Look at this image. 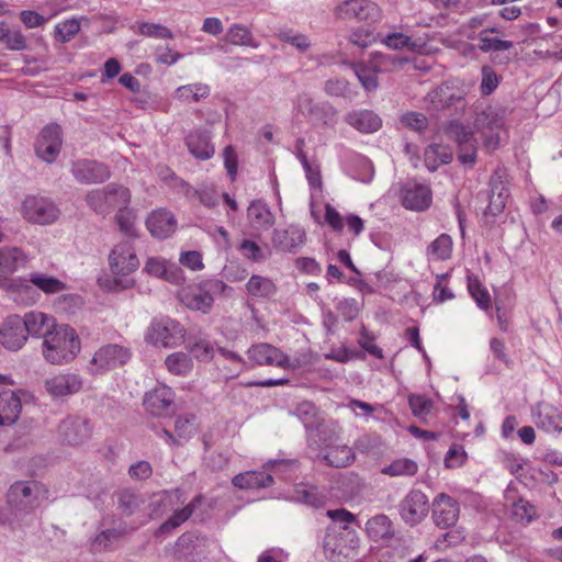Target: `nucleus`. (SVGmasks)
<instances>
[{
    "mask_svg": "<svg viewBox=\"0 0 562 562\" xmlns=\"http://www.w3.org/2000/svg\"><path fill=\"white\" fill-rule=\"evenodd\" d=\"M79 351L80 339L68 325H57L43 341V355L53 364L69 362Z\"/></svg>",
    "mask_w": 562,
    "mask_h": 562,
    "instance_id": "1",
    "label": "nucleus"
},
{
    "mask_svg": "<svg viewBox=\"0 0 562 562\" xmlns=\"http://www.w3.org/2000/svg\"><path fill=\"white\" fill-rule=\"evenodd\" d=\"M226 289L223 281L207 279L183 288L179 292V299L188 308L206 314L211 311L215 296L224 293Z\"/></svg>",
    "mask_w": 562,
    "mask_h": 562,
    "instance_id": "2",
    "label": "nucleus"
},
{
    "mask_svg": "<svg viewBox=\"0 0 562 562\" xmlns=\"http://www.w3.org/2000/svg\"><path fill=\"white\" fill-rule=\"evenodd\" d=\"M48 491L37 481L15 482L9 488L7 498L9 507L14 510V516L30 514L47 498Z\"/></svg>",
    "mask_w": 562,
    "mask_h": 562,
    "instance_id": "3",
    "label": "nucleus"
},
{
    "mask_svg": "<svg viewBox=\"0 0 562 562\" xmlns=\"http://www.w3.org/2000/svg\"><path fill=\"white\" fill-rule=\"evenodd\" d=\"M85 201L95 213L108 215L114 209H124L131 202L130 190L117 183H109L102 188L90 190Z\"/></svg>",
    "mask_w": 562,
    "mask_h": 562,
    "instance_id": "4",
    "label": "nucleus"
},
{
    "mask_svg": "<svg viewBox=\"0 0 562 562\" xmlns=\"http://www.w3.org/2000/svg\"><path fill=\"white\" fill-rule=\"evenodd\" d=\"M186 329L170 317L153 318L146 328L144 340L157 348H175L184 341Z\"/></svg>",
    "mask_w": 562,
    "mask_h": 562,
    "instance_id": "5",
    "label": "nucleus"
},
{
    "mask_svg": "<svg viewBox=\"0 0 562 562\" xmlns=\"http://www.w3.org/2000/svg\"><path fill=\"white\" fill-rule=\"evenodd\" d=\"M295 105L315 126L334 128L337 124V109L327 101H315L310 94L302 93L297 95Z\"/></svg>",
    "mask_w": 562,
    "mask_h": 562,
    "instance_id": "6",
    "label": "nucleus"
},
{
    "mask_svg": "<svg viewBox=\"0 0 562 562\" xmlns=\"http://www.w3.org/2000/svg\"><path fill=\"white\" fill-rule=\"evenodd\" d=\"M446 135L458 145V160L472 167L476 161L477 142L471 127L451 121L445 128Z\"/></svg>",
    "mask_w": 562,
    "mask_h": 562,
    "instance_id": "7",
    "label": "nucleus"
},
{
    "mask_svg": "<svg viewBox=\"0 0 562 562\" xmlns=\"http://www.w3.org/2000/svg\"><path fill=\"white\" fill-rule=\"evenodd\" d=\"M131 350L117 344L99 348L88 364L91 374H100L124 366L131 359Z\"/></svg>",
    "mask_w": 562,
    "mask_h": 562,
    "instance_id": "8",
    "label": "nucleus"
},
{
    "mask_svg": "<svg viewBox=\"0 0 562 562\" xmlns=\"http://www.w3.org/2000/svg\"><path fill=\"white\" fill-rule=\"evenodd\" d=\"M429 512L434 525L439 529L446 530L457 526L461 508L458 499L441 492L432 498Z\"/></svg>",
    "mask_w": 562,
    "mask_h": 562,
    "instance_id": "9",
    "label": "nucleus"
},
{
    "mask_svg": "<svg viewBox=\"0 0 562 562\" xmlns=\"http://www.w3.org/2000/svg\"><path fill=\"white\" fill-rule=\"evenodd\" d=\"M429 510L428 496L420 490H411L398 504L401 518L411 527L419 525L428 516Z\"/></svg>",
    "mask_w": 562,
    "mask_h": 562,
    "instance_id": "10",
    "label": "nucleus"
},
{
    "mask_svg": "<svg viewBox=\"0 0 562 562\" xmlns=\"http://www.w3.org/2000/svg\"><path fill=\"white\" fill-rule=\"evenodd\" d=\"M70 173L81 184L103 183L111 178V170L108 165L85 158L71 161Z\"/></svg>",
    "mask_w": 562,
    "mask_h": 562,
    "instance_id": "11",
    "label": "nucleus"
},
{
    "mask_svg": "<svg viewBox=\"0 0 562 562\" xmlns=\"http://www.w3.org/2000/svg\"><path fill=\"white\" fill-rule=\"evenodd\" d=\"M490 187V201L483 212V220L486 224H493L495 218L503 213L509 196V190L502 171L497 170L492 175Z\"/></svg>",
    "mask_w": 562,
    "mask_h": 562,
    "instance_id": "12",
    "label": "nucleus"
},
{
    "mask_svg": "<svg viewBox=\"0 0 562 562\" xmlns=\"http://www.w3.org/2000/svg\"><path fill=\"white\" fill-rule=\"evenodd\" d=\"M23 216L29 222L47 225L57 220L59 211L53 201L43 196H27L22 205Z\"/></svg>",
    "mask_w": 562,
    "mask_h": 562,
    "instance_id": "13",
    "label": "nucleus"
},
{
    "mask_svg": "<svg viewBox=\"0 0 562 562\" xmlns=\"http://www.w3.org/2000/svg\"><path fill=\"white\" fill-rule=\"evenodd\" d=\"M61 128L58 124L45 126L35 145V153L40 159L47 164L56 160L61 148Z\"/></svg>",
    "mask_w": 562,
    "mask_h": 562,
    "instance_id": "14",
    "label": "nucleus"
},
{
    "mask_svg": "<svg viewBox=\"0 0 562 562\" xmlns=\"http://www.w3.org/2000/svg\"><path fill=\"white\" fill-rule=\"evenodd\" d=\"M91 430L89 420L80 416H68L58 426L59 438L71 446L86 442L91 436Z\"/></svg>",
    "mask_w": 562,
    "mask_h": 562,
    "instance_id": "15",
    "label": "nucleus"
},
{
    "mask_svg": "<svg viewBox=\"0 0 562 562\" xmlns=\"http://www.w3.org/2000/svg\"><path fill=\"white\" fill-rule=\"evenodd\" d=\"M109 262L111 271L121 276L134 272L139 266L133 245L127 240L114 246L109 255Z\"/></svg>",
    "mask_w": 562,
    "mask_h": 562,
    "instance_id": "16",
    "label": "nucleus"
},
{
    "mask_svg": "<svg viewBox=\"0 0 562 562\" xmlns=\"http://www.w3.org/2000/svg\"><path fill=\"white\" fill-rule=\"evenodd\" d=\"M25 324L19 315L8 316L0 325V344L8 350L18 351L26 342Z\"/></svg>",
    "mask_w": 562,
    "mask_h": 562,
    "instance_id": "17",
    "label": "nucleus"
},
{
    "mask_svg": "<svg viewBox=\"0 0 562 562\" xmlns=\"http://www.w3.org/2000/svg\"><path fill=\"white\" fill-rule=\"evenodd\" d=\"M82 385L81 376L71 372L49 376L44 382L45 391L55 400L78 393Z\"/></svg>",
    "mask_w": 562,
    "mask_h": 562,
    "instance_id": "18",
    "label": "nucleus"
},
{
    "mask_svg": "<svg viewBox=\"0 0 562 562\" xmlns=\"http://www.w3.org/2000/svg\"><path fill=\"white\" fill-rule=\"evenodd\" d=\"M306 241L305 231L296 225H290L285 229H274L272 245L283 252H297Z\"/></svg>",
    "mask_w": 562,
    "mask_h": 562,
    "instance_id": "19",
    "label": "nucleus"
},
{
    "mask_svg": "<svg viewBox=\"0 0 562 562\" xmlns=\"http://www.w3.org/2000/svg\"><path fill=\"white\" fill-rule=\"evenodd\" d=\"M402 203L405 209L424 211L431 203V190L428 186L408 181L402 188Z\"/></svg>",
    "mask_w": 562,
    "mask_h": 562,
    "instance_id": "20",
    "label": "nucleus"
},
{
    "mask_svg": "<svg viewBox=\"0 0 562 562\" xmlns=\"http://www.w3.org/2000/svg\"><path fill=\"white\" fill-rule=\"evenodd\" d=\"M21 391H12L10 389H0V426H10L14 424L22 409Z\"/></svg>",
    "mask_w": 562,
    "mask_h": 562,
    "instance_id": "21",
    "label": "nucleus"
},
{
    "mask_svg": "<svg viewBox=\"0 0 562 562\" xmlns=\"http://www.w3.org/2000/svg\"><path fill=\"white\" fill-rule=\"evenodd\" d=\"M273 465H282L277 461H269L263 465L265 471H247L235 475L232 484L240 490L265 488L273 483L271 474L267 473Z\"/></svg>",
    "mask_w": 562,
    "mask_h": 562,
    "instance_id": "22",
    "label": "nucleus"
},
{
    "mask_svg": "<svg viewBox=\"0 0 562 562\" xmlns=\"http://www.w3.org/2000/svg\"><path fill=\"white\" fill-rule=\"evenodd\" d=\"M317 459L327 467L346 468L353 463L356 454L349 446L337 441L321 450Z\"/></svg>",
    "mask_w": 562,
    "mask_h": 562,
    "instance_id": "23",
    "label": "nucleus"
},
{
    "mask_svg": "<svg viewBox=\"0 0 562 562\" xmlns=\"http://www.w3.org/2000/svg\"><path fill=\"white\" fill-rule=\"evenodd\" d=\"M335 11L341 19L367 21L372 16H376L379 9L373 2L368 0H345L336 7Z\"/></svg>",
    "mask_w": 562,
    "mask_h": 562,
    "instance_id": "24",
    "label": "nucleus"
},
{
    "mask_svg": "<svg viewBox=\"0 0 562 562\" xmlns=\"http://www.w3.org/2000/svg\"><path fill=\"white\" fill-rule=\"evenodd\" d=\"M532 416L538 428L549 434H560L562 431V412L550 404H538Z\"/></svg>",
    "mask_w": 562,
    "mask_h": 562,
    "instance_id": "25",
    "label": "nucleus"
},
{
    "mask_svg": "<svg viewBox=\"0 0 562 562\" xmlns=\"http://www.w3.org/2000/svg\"><path fill=\"white\" fill-rule=\"evenodd\" d=\"M175 393L167 385H157L144 397L145 408L153 415L160 416L173 404Z\"/></svg>",
    "mask_w": 562,
    "mask_h": 562,
    "instance_id": "26",
    "label": "nucleus"
},
{
    "mask_svg": "<svg viewBox=\"0 0 562 562\" xmlns=\"http://www.w3.org/2000/svg\"><path fill=\"white\" fill-rule=\"evenodd\" d=\"M144 270L156 278L164 279L171 283H180L182 281L181 269L172 262L164 258L150 257L145 263Z\"/></svg>",
    "mask_w": 562,
    "mask_h": 562,
    "instance_id": "27",
    "label": "nucleus"
},
{
    "mask_svg": "<svg viewBox=\"0 0 562 562\" xmlns=\"http://www.w3.org/2000/svg\"><path fill=\"white\" fill-rule=\"evenodd\" d=\"M22 323L25 324V333L32 337H44L50 334L55 325L54 318L49 317L43 312L40 311H31L25 313L24 316H21Z\"/></svg>",
    "mask_w": 562,
    "mask_h": 562,
    "instance_id": "28",
    "label": "nucleus"
},
{
    "mask_svg": "<svg viewBox=\"0 0 562 562\" xmlns=\"http://www.w3.org/2000/svg\"><path fill=\"white\" fill-rule=\"evenodd\" d=\"M307 441L311 448L319 451L325 447L338 441L336 424L333 422L319 420L307 434Z\"/></svg>",
    "mask_w": 562,
    "mask_h": 562,
    "instance_id": "29",
    "label": "nucleus"
},
{
    "mask_svg": "<svg viewBox=\"0 0 562 562\" xmlns=\"http://www.w3.org/2000/svg\"><path fill=\"white\" fill-rule=\"evenodd\" d=\"M116 508L123 516H133L143 512L147 498L144 494L124 488L116 494Z\"/></svg>",
    "mask_w": 562,
    "mask_h": 562,
    "instance_id": "30",
    "label": "nucleus"
},
{
    "mask_svg": "<svg viewBox=\"0 0 562 562\" xmlns=\"http://www.w3.org/2000/svg\"><path fill=\"white\" fill-rule=\"evenodd\" d=\"M176 220L171 212L166 210L154 211L146 221L150 234L157 238H167L176 229Z\"/></svg>",
    "mask_w": 562,
    "mask_h": 562,
    "instance_id": "31",
    "label": "nucleus"
},
{
    "mask_svg": "<svg viewBox=\"0 0 562 562\" xmlns=\"http://www.w3.org/2000/svg\"><path fill=\"white\" fill-rule=\"evenodd\" d=\"M186 145L196 159L207 160L214 155V146L211 144V136L204 131H193L186 137Z\"/></svg>",
    "mask_w": 562,
    "mask_h": 562,
    "instance_id": "32",
    "label": "nucleus"
},
{
    "mask_svg": "<svg viewBox=\"0 0 562 562\" xmlns=\"http://www.w3.org/2000/svg\"><path fill=\"white\" fill-rule=\"evenodd\" d=\"M345 121L361 133L376 132L382 125L380 116L371 110L351 111L346 114Z\"/></svg>",
    "mask_w": 562,
    "mask_h": 562,
    "instance_id": "33",
    "label": "nucleus"
},
{
    "mask_svg": "<svg viewBox=\"0 0 562 562\" xmlns=\"http://www.w3.org/2000/svg\"><path fill=\"white\" fill-rule=\"evenodd\" d=\"M247 217L254 229L267 231L274 223V216L269 206L261 200H254L247 209Z\"/></svg>",
    "mask_w": 562,
    "mask_h": 562,
    "instance_id": "34",
    "label": "nucleus"
},
{
    "mask_svg": "<svg viewBox=\"0 0 562 562\" xmlns=\"http://www.w3.org/2000/svg\"><path fill=\"white\" fill-rule=\"evenodd\" d=\"M510 110L505 106H488L477 114L475 124L479 128L496 131L505 127Z\"/></svg>",
    "mask_w": 562,
    "mask_h": 562,
    "instance_id": "35",
    "label": "nucleus"
},
{
    "mask_svg": "<svg viewBox=\"0 0 562 562\" xmlns=\"http://www.w3.org/2000/svg\"><path fill=\"white\" fill-rule=\"evenodd\" d=\"M248 357L259 366L278 367L283 363L285 353L271 345L258 344L249 348Z\"/></svg>",
    "mask_w": 562,
    "mask_h": 562,
    "instance_id": "36",
    "label": "nucleus"
},
{
    "mask_svg": "<svg viewBox=\"0 0 562 562\" xmlns=\"http://www.w3.org/2000/svg\"><path fill=\"white\" fill-rule=\"evenodd\" d=\"M29 261L24 251L18 247L0 248V274H12L20 268H24Z\"/></svg>",
    "mask_w": 562,
    "mask_h": 562,
    "instance_id": "37",
    "label": "nucleus"
},
{
    "mask_svg": "<svg viewBox=\"0 0 562 562\" xmlns=\"http://www.w3.org/2000/svg\"><path fill=\"white\" fill-rule=\"evenodd\" d=\"M366 531L369 538L375 542L394 537L393 522L385 514L371 517L366 524Z\"/></svg>",
    "mask_w": 562,
    "mask_h": 562,
    "instance_id": "38",
    "label": "nucleus"
},
{
    "mask_svg": "<svg viewBox=\"0 0 562 562\" xmlns=\"http://www.w3.org/2000/svg\"><path fill=\"white\" fill-rule=\"evenodd\" d=\"M0 44L9 50L22 52L29 48L27 38L19 26L0 22Z\"/></svg>",
    "mask_w": 562,
    "mask_h": 562,
    "instance_id": "39",
    "label": "nucleus"
},
{
    "mask_svg": "<svg viewBox=\"0 0 562 562\" xmlns=\"http://www.w3.org/2000/svg\"><path fill=\"white\" fill-rule=\"evenodd\" d=\"M202 495H196L187 506L175 510L173 514L159 527V532H169L186 522L194 513L198 506L202 504Z\"/></svg>",
    "mask_w": 562,
    "mask_h": 562,
    "instance_id": "40",
    "label": "nucleus"
},
{
    "mask_svg": "<svg viewBox=\"0 0 562 562\" xmlns=\"http://www.w3.org/2000/svg\"><path fill=\"white\" fill-rule=\"evenodd\" d=\"M29 281L40 291L47 295L61 293L67 290L65 282L56 277L43 273V272H31Z\"/></svg>",
    "mask_w": 562,
    "mask_h": 562,
    "instance_id": "41",
    "label": "nucleus"
},
{
    "mask_svg": "<svg viewBox=\"0 0 562 562\" xmlns=\"http://www.w3.org/2000/svg\"><path fill=\"white\" fill-rule=\"evenodd\" d=\"M407 63L406 58H401L397 54L371 53L370 67L374 72H390L395 68L402 67Z\"/></svg>",
    "mask_w": 562,
    "mask_h": 562,
    "instance_id": "42",
    "label": "nucleus"
},
{
    "mask_svg": "<svg viewBox=\"0 0 562 562\" xmlns=\"http://www.w3.org/2000/svg\"><path fill=\"white\" fill-rule=\"evenodd\" d=\"M165 366L169 373L187 376L193 370V360L189 353L176 351L166 357Z\"/></svg>",
    "mask_w": 562,
    "mask_h": 562,
    "instance_id": "43",
    "label": "nucleus"
},
{
    "mask_svg": "<svg viewBox=\"0 0 562 562\" xmlns=\"http://www.w3.org/2000/svg\"><path fill=\"white\" fill-rule=\"evenodd\" d=\"M428 100L434 110L440 111L451 106L457 101H461V97L456 93L451 86L441 85L428 93Z\"/></svg>",
    "mask_w": 562,
    "mask_h": 562,
    "instance_id": "44",
    "label": "nucleus"
},
{
    "mask_svg": "<svg viewBox=\"0 0 562 562\" xmlns=\"http://www.w3.org/2000/svg\"><path fill=\"white\" fill-rule=\"evenodd\" d=\"M225 41L235 46L259 47V42L254 38L251 31L243 24H233L225 34Z\"/></svg>",
    "mask_w": 562,
    "mask_h": 562,
    "instance_id": "45",
    "label": "nucleus"
},
{
    "mask_svg": "<svg viewBox=\"0 0 562 562\" xmlns=\"http://www.w3.org/2000/svg\"><path fill=\"white\" fill-rule=\"evenodd\" d=\"M211 93L207 85L196 82L177 88L176 98L182 102H199L206 99Z\"/></svg>",
    "mask_w": 562,
    "mask_h": 562,
    "instance_id": "46",
    "label": "nucleus"
},
{
    "mask_svg": "<svg viewBox=\"0 0 562 562\" xmlns=\"http://www.w3.org/2000/svg\"><path fill=\"white\" fill-rule=\"evenodd\" d=\"M417 471V463L408 458L395 459L381 469V473L389 476H413Z\"/></svg>",
    "mask_w": 562,
    "mask_h": 562,
    "instance_id": "47",
    "label": "nucleus"
},
{
    "mask_svg": "<svg viewBox=\"0 0 562 562\" xmlns=\"http://www.w3.org/2000/svg\"><path fill=\"white\" fill-rule=\"evenodd\" d=\"M247 292L251 296L269 297L277 292L276 284L269 278L254 274L246 284Z\"/></svg>",
    "mask_w": 562,
    "mask_h": 562,
    "instance_id": "48",
    "label": "nucleus"
},
{
    "mask_svg": "<svg viewBox=\"0 0 562 562\" xmlns=\"http://www.w3.org/2000/svg\"><path fill=\"white\" fill-rule=\"evenodd\" d=\"M452 238L448 234L439 235L427 248V256L431 260H446L452 252Z\"/></svg>",
    "mask_w": 562,
    "mask_h": 562,
    "instance_id": "49",
    "label": "nucleus"
},
{
    "mask_svg": "<svg viewBox=\"0 0 562 562\" xmlns=\"http://www.w3.org/2000/svg\"><path fill=\"white\" fill-rule=\"evenodd\" d=\"M468 290L481 310L487 311L491 307V295L476 276H468Z\"/></svg>",
    "mask_w": 562,
    "mask_h": 562,
    "instance_id": "50",
    "label": "nucleus"
},
{
    "mask_svg": "<svg viewBox=\"0 0 562 562\" xmlns=\"http://www.w3.org/2000/svg\"><path fill=\"white\" fill-rule=\"evenodd\" d=\"M278 37L281 42L295 47L301 53H305L311 47V41L308 37L292 29L280 30Z\"/></svg>",
    "mask_w": 562,
    "mask_h": 562,
    "instance_id": "51",
    "label": "nucleus"
},
{
    "mask_svg": "<svg viewBox=\"0 0 562 562\" xmlns=\"http://www.w3.org/2000/svg\"><path fill=\"white\" fill-rule=\"evenodd\" d=\"M293 414L303 423L305 429L310 431L321 420L317 417V408L311 402L300 403Z\"/></svg>",
    "mask_w": 562,
    "mask_h": 562,
    "instance_id": "52",
    "label": "nucleus"
},
{
    "mask_svg": "<svg viewBox=\"0 0 562 562\" xmlns=\"http://www.w3.org/2000/svg\"><path fill=\"white\" fill-rule=\"evenodd\" d=\"M477 38L480 41L479 48L484 53L508 50L514 46L512 41L490 37L488 30L481 31Z\"/></svg>",
    "mask_w": 562,
    "mask_h": 562,
    "instance_id": "53",
    "label": "nucleus"
},
{
    "mask_svg": "<svg viewBox=\"0 0 562 562\" xmlns=\"http://www.w3.org/2000/svg\"><path fill=\"white\" fill-rule=\"evenodd\" d=\"M408 405L412 409L413 415L422 419L430 414L434 403L431 400L424 395L411 394L408 396Z\"/></svg>",
    "mask_w": 562,
    "mask_h": 562,
    "instance_id": "54",
    "label": "nucleus"
},
{
    "mask_svg": "<svg viewBox=\"0 0 562 562\" xmlns=\"http://www.w3.org/2000/svg\"><path fill=\"white\" fill-rule=\"evenodd\" d=\"M188 350L199 361H211L214 357L212 344L203 338H199L194 342H189Z\"/></svg>",
    "mask_w": 562,
    "mask_h": 562,
    "instance_id": "55",
    "label": "nucleus"
},
{
    "mask_svg": "<svg viewBox=\"0 0 562 562\" xmlns=\"http://www.w3.org/2000/svg\"><path fill=\"white\" fill-rule=\"evenodd\" d=\"M7 291L13 301L22 304H33L36 301V295L31 285L27 284H8Z\"/></svg>",
    "mask_w": 562,
    "mask_h": 562,
    "instance_id": "56",
    "label": "nucleus"
},
{
    "mask_svg": "<svg viewBox=\"0 0 562 562\" xmlns=\"http://www.w3.org/2000/svg\"><path fill=\"white\" fill-rule=\"evenodd\" d=\"M115 221L120 227V231L128 237H137L136 229L134 227L135 215L133 212L124 206V209H119Z\"/></svg>",
    "mask_w": 562,
    "mask_h": 562,
    "instance_id": "57",
    "label": "nucleus"
},
{
    "mask_svg": "<svg viewBox=\"0 0 562 562\" xmlns=\"http://www.w3.org/2000/svg\"><path fill=\"white\" fill-rule=\"evenodd\" d=\"M292 498L296 502L319 507L324 504V498L321 496L315 487H300L294 491Z\"/></svg>",
    "mask_w": 562,
    "mask_h": 562,
    "instance_id": "58",
    "label": "nucleus"
},
{
    "mask_svg": "<svg viewBox=\"0 0 562 562\" xmlns=\"http://www.w3.org/2000/svg\"><path fill=\"white\" fill-rule=\"evenodd\" d=\"M80 31V23L77 20H67L55 26V38L60 43L71 41Z\"/></svg>",
    "mask_w": 562,
    "mask_h": 562,
    "instance_id": "59",
    "label": "nucleus"
},
{
    "mask_svg": "<svg viewBox=\"0 0 562 562\" xmlns=\"http://www.w3.org/2000/svg\"><path fill=\"white\" fill-rule=\"evenodd\" d=\"M324 91L330 97L350 98L349 82L344 78H330L325 82Z\"/></svg>",
    "mask_w": 562,
    "mask_h": 562,
    "instance_id": "60",
    "label": "nucleus"
},
{
    "mask_svg": "<svg viewBox=\"0 0 562 562\" xmlns=\"http://www.w3.org/2000/svg\"><path fill=\"white\" fill-rule=\"evenodd\" d=\"M138 33L143 36L155 37V38H172V32L159 24V23H149L142 22L138 24Z\"/></svg>",
    "mask_w": 562,
    "mask_h": 562,
    "instance_id": "61",
    "label": "nucleus"
},
{
    "mask_svg": "<svg viewBox=\"0 0 562 562\" xmlns=\"http://www.w3.org/2000/svg\"><path fill=\"white\" fill-rule=\"evenodd\" d=\"M512 513L516 520L528 524L536 517L537 510L532 504L520 498L514 503Z\"/></svg>",
    "mask_w": 562,
    "mask_h": 562,
    "instance_id": "62",
    "label": "nucleus"
},
{
    "mask_svg": "<svg viewBox=\"0 0 562 562\" xmlns=\"http://www.w3.org/2000/svg\"><path fill=\"white\" fill-rule=\"evenodd\" d=\"M482 80H481V93L483 95H490L493 93L499 85L501 78L490 66L482 67Z\"/></svg>",
    "mask_w": 562,
    "mask_h": 562,
    "instance_id": "63",
    "label": "nucleus"
},
{
    "mask_svg": "<svg viewBox=\"0 0 562 562\" xmlns=\"http://www.w3.org/2000/svg\"><path fill=\"white\" fill-rule=\"evenodd\" d=\"M175 431L181 439H189L195 432V418L189 415H179L175 420Z\"/></svg>",
    "mask_w": 562,
    "mask_h": 562,
    "instance_id": "64",
    "label": "nucleus"
}]
</instances>
